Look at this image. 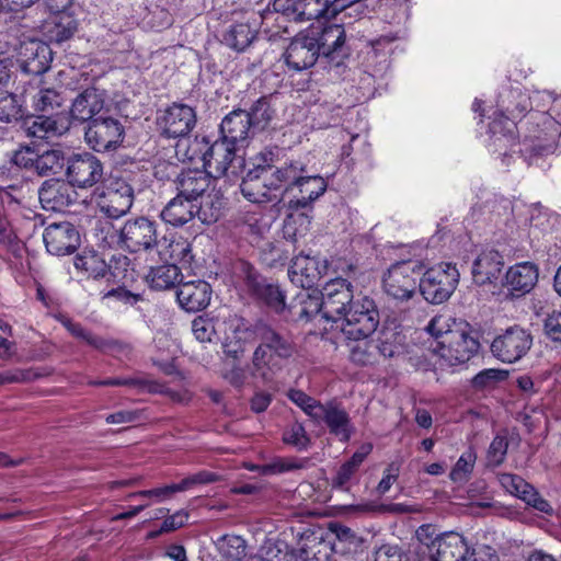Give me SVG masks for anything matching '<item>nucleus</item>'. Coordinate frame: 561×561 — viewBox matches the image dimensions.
I'll list each match as a JSON object with an SVG mask.
<instances>
[{
	"instance_id": "1",
	"label": "nucleus",
	"mask_w": 561,
	"mask_h": 561,
	"mask_svg": "<svg viewBox=\"0 0 561 561\" xmlns=\"http://www.w3.org/2000/svg\"><path fill=\"white\" fill-rule=\"evenodd\" d=\"M426 330L435 337L431 348L442 367L463 365L479 352L480 343L472 335L468 323L457 321L448 314L435 316Z\"/></svg>"
},
{
	"instance_id": "2",
	"label": "nucleus",
	"mask_w": 561,
	"mask_h": 561,
	"mask_svg": "<svg viewBox=\"0 0 561 561\" xmlns=\"http://www.w3.org/2000/svg\"><path fill=\"white\" fill-rule=\"evenodd\" d=\"M236 152L237 148L222 139L210 145L205 137H196L190 142L186 158L191 161L201 160L209 176L220 178L229 171L237 175L243 167V159Z\"/></svg>"
},
{
	"instance_id": "3",
	"label": "nucleus",
	"mask_w": 561,
	"mask_h": 561,
	"mask_svg": "<svg viewBox=\"0 0 561 561\" xmlns=\"http://www.w3.org/2000/svg\"><path fill=\"white\" fill-rule=\"evenodd\" d=\"M293 353L294 345L287 339L270 328L263 329L252 355L250 375L263 381L272 380Z\"/></svg>"
},
{
	"instance_id": "4",
	"label": "nucleus",
	"mask_w": 561,
	"mask_h": 561,
	"mask_svg": "<svg viewBox=\"0 0 561 561\" xmlns=\"http://www.w3.org/2000/svg\"><path fill=\"white\" fill-rule=\"evenodd\" d=\"M339 320L345 339L369 337L379 324V312L375 301L363 296L357 297Z\"/></svg>"
},
{
	"instance_id": "5",
	"label": "nucleus",
	"mask_w": 561,
	"mask_h": 561,
	"mask_svg": "<svg viewBox=\"0 0 561 561\" xmlns=\"http://www.w3.org/2000/svg\"><path fill=\"white\" fill-rule=\"evenodd\" d=\"M416 536L428 547L433 561H466L469 553L466 539L458 533L446 531L436 535L432 525H423L416 530Z\"/></svg>"
},
{
	"instance_id": "6",
	"label": "nucleus",
	"mask_w": 561,
	"mask_h": 561,
	"mask_svg": "<svg viewBox=\"0 0 561 561\" xmlns=\"http://www.w3.org/2000/svg\"><path fill=\"white\" fill-rule=\"evenodd\" d=\"M422 274L423 263L420 261L397 262L383 275V290L394 300H409L415 295Z\"/></svg>"
},
{
	"instance_id": "7",
	"label": "nucleus",
	"mask_w": 561,
	"mask_h": 561,
	"mask_svg": "<svg viewBox=\"0 0 561 561\" xmlns=\"http://www.w3.org/2000/svg\"><path fill=\"white\" fill-rule=\"evenodd\" d=\"M459 276L455 265L451 263H439L427 271L423 270L419 280L420 291L431 304H442L456 289Z\"/></svg>"
},
{
	"instance_id": "8",
	"label": "nucleus",
	"mask_w": 561,
	"mask_h": 561,
	"mask_svg": "<svg viewBox=\"0 0 561 561\" xmlns=\"http://www.w3.org/2000/svg\"><path fill=\"white\" fill-rule=\"evenodd\" d=\"M534 337L529 330L512 325L496 335L490 346L492 355L502 363L515 364L531 350Z\"/></svg>"
},
{
	"instance_id": "9",
	"label": "nucleus",
	"mask_w": 561,
	"mask_h": 561,
	"mask_svg": "<svg viewBox=\"0 0 561 561\" xmlns=\"http://www.w3.org/2000/svg\"><path fill=\"white\" fill-rule=\"evenodd\" d=\"M306 30L310 37H313L312 42L318 46L320 55L331 60L348 55L345 30L342 25L317 21Z\"/></svg>"
},
{
	"instance_id": "10",
	"label": "nucleus",
	"mask_w": 561,
	"mask_h": 561,
	"mask_svg": "<svg viewBox=\"0 0 561 561\" xmlns=\"http://www.w3.org/2000/svg\"><path fill=\"white\" fill-rule=\"evenodd\" d=\"M101 161L89 152L73 154L67 161L66 176L72 187L89 188L103 178Z\"/></svg>"
},
{
	"instance_id": "11",
	"label": "nucleus",
	"mask_w": 561,
	"mask_h": 561,
	"mask_svg": "<svg viewBox=\"0 0 561 561\" xmlns=\"http://www.w3.org/2000/svg\"><path fill=\"white\" fill-rule=\"evenodd\" d=\"M84 136L87 144L93 150L107 151L123 141L124 127L113 117H99L89 123Z\"/></svg>"
},
{
	"instance_id": "12",
	"label": "nucleus",
	"mask_w": 561,
	"mask_h": 561,
	"mask_svg": "<svg viewBox=\"0 0 561 561\" xmlns=\"http://www.w3.org/2000/svg\"><path fill=\"white\" fill-rule=\"evenodd\" d=\"M322 316L327 320L337 321L346 312L348 306L356 299L353 286L344 278H334L328 282L321 291Z\"/></svg>"
},
{
	"instance_id": "13",
	"label": "nucleus",
	"mask_w": 561,
	"mask_h": 561,
	"mask_svg": "<svg viewBox=\"0 0 561 561\" xmlns=\"http://www.w3.org/2000/svg\"><path fill=\"white\" fill-rule=\"evenodd\" d=\"M118 240L131 252L151 249L158 241L157 225L146 217L129 219L119 229Z\"/></svg>"
},
{
	"instance_id": "14",
	"label": "nucleus",
	"mask_w": 561,
	"mask_h": 561,
	"mask_svg": "<svg viewBox=\"0 0 561 561\" xmlns=\"http://www.w3.org/2000/svg\"><path fill=\"white\" fill-rule=\"evenodd\" d=\"M43 240L47 251L57 256L72 254L80 244L78 230L68 221L48 225L44 230Z\"/></svg>"
},
{
	"instance_id": "15",
	"label": "nucleus",
	"mask_w": 561,
	"mask_h": 561,
	"mask_svg": "<svg viewBox=\"0 0 561 561\" xmlns=\"http://www.w3.org/2000/svg\"><path fill=\"white\" fill-rule=\"evenodd\" d=\"M134 203V191L124 180H114L100 196L98 206L110 218L126 215Z\"/></svg>"
},
{
	"instance_id": "16",
	"label": "nucleus",
	"mask_w": 561,
	"mask_h": 561,
	"mask_svg": "<svg viewBox=\"0 0 561 561\" xmlns=\"http://www.w3.org/2000/svg\"><path fill=\"white\" fill-rule=\"evenodd\" d=\"M196 125V113L186 104L174 103L159 118L163 136L179 138L187 136Z\"/></svg>"
},
{
	"instance_id": "17",
	"label": "nucleus",
	"mask_w": 561,
	"mask_h": 561,
	"mask_svg": "<svg viewBox=\"0 0 561 561\" xmlns=\"http://www.w3.org/2000/svg\"><path fill=\"white\" fill-rule=\"evenodd\" d=\"M312 39L307 30H304L289 43L284 53V59L289 69L302 71L316 64L320 53Z\"/></svg>"
},
{
	"instance_id": "18",
	"label": "nucleus",
	"mask_w": 561,
	"mask_h": 561,
	"mask_svg": "<svg viewBox=\"0 0 561 561\" xmlns=\"http://www.w3.org/2000/svg\"><path fill=\"white\" fill-rule=\"evenodd\" d=\"M270 169L256 164L242 180L240 190L242 195L252 203H265L278 199V194L272 186Z\"/></svg>"
},
{
	"instance_id": "19",
	"label": "nucleus",
	"mask_w": 561,
	"mask_h": 561,
	"mask_svg": "<svg viewBox=\"0 0 561 561\" xmlns=\"http://www.w3.org/2000/svg\"><path fill=\"white\" fill-rule=\"evenodd\" d=\"M327 261H319L309 255H297L293 259L288 276L293 284L300 288H311L327 274Z\"/></svg>"
},
{
	"instance_id": "20",
	"label": "nucleus",
	"mask_w": 561,
	"mask_h": 561,
	"mask_svg": "<svg viewBox=\"0 0 561 561\" xmlns=\"http://www.w3.org/2000/svg\"><path fill=\"white\" fill-rule=\"evenodd\" d=\"M316 541V539H313ZM321 542H314L312 547L301 546L297 551L289 548L283 540L266 539L260 547L253 561H321L320 558H310V550Z\"/></svg>"
},
{
	"instance_id": "21",
	"label": "nucleus",
	"mask_w": 561,
	"mask_h": 561,
	"mask_svg": "<svg viewBox=\"0 0 561 561\" xmlns=\"http://www.w3.org/2000/svg\"><path fill=\"white\" fill-rule=\"evenodd\" d=\"M218 479L217 474L209 471H201L187 478H184L179 483H172L169 485H163L159 488H154L151 490H144L130 493L128 495L131 497H147L152 501L160 503L171 499L178 492H184L191 490L193 486L197 484H207L215 482Z\"/></svg>"
},
{
	"instance_id": "22",
	"label": "nucleus",
	"mask_w": 561,
	"mask_h": 561,
	"mask_svg": "<svg viewBox=\"0 0 561 561\" xmlns=\"http://www.w3.org/2000/svg\"><path fill=\"white\" fill-rule=\"evenodd\" d=\"M19 56L23 71L36 76L46 72L53 60L49 46L36 39L22 42L19 47Z\"/></svg>"
},
{
	"instance_id": "23",
	"label": "nucleus",
	"mask_w": 561,
	"mask_h": 561,
	"mask_svg": "<svg viewBox=\"0 0 561 561\" xmlns=\"http://www.w3.org/2000/svg\"><path fill=\"white\" fill-rule=\"evenodd\" d=\"M539 267L533 262H519L508 267L503 286L514 296L530 293L538 283Z\"/></svg>"
},
{
	"instance_id": "24",
	"label": "nucleus",
	"mask_w": 561,
	"mask_h": 561,
	"mask_svg": "<svg viewBox=\"0 0 561 561\" xmlns=\"http://www.w3.org/2000/svg\"><path fill=\"white\" fill-rule=\"evenodd\" d=\"M260 25L261 18L252 12L240 22L232 23L222 35V42L233 50L243 51L256 38Z\"/></svg>"
},
{
	"instance_id": "25",
	"label": "nucleus",
	"mask_w": 561,
	"mask_h": 561,
	"mask_svg": "<svg viewBox=\"0 0 561 561\" xmlns=\"http://www.w3.org/2000/svg\"><path fill=\"white\" fill-rule=\"evenodd\" d=\"M76 195L68 181L56 179L45 181L38 190V198L43 208L53 211L64 210L75 202Z\"/></svg>"
},
{
	"instance_id": "26",
	"label": "nucleus",
	"mask_w": 561,
	"mask_h": 561,
	"mask_svg": "<svg viewBox=\"0 0 561 561\" xmlns=\"http://www.w3.org/2000/svg\"><path fill=\"white\" fill-rule=\"evenodd\" d=\"M501 484L512 494L523 500L527 505L533 508L551 514L552 507L547 500H545L539 492L522 477L503 473L500 478Z\"/></svg>"
},
{
	"instance_id": "27",
	"label": "nucleus",
	"mask_w": 561,
	"mask_h": 561,
	"mask_svg": "<svg viewBox=\"0 0 561 561\" xmlns=\"http://www.w3.org/2000/svg\"><path fill=\"white\" fill-rule=\"evenodd\" d=\"M210 297V285L202 279L180 283L176 291L180 306L188 312L205 309L209 305Z\"/></svg>"
},
{
	"instance_id": "28",
	"label": "nucleus",
	"mask_w": 561,
	"mask_h": 561,
	"mask_svg": "<svg viewBox=\"0 0 561 561\" xmlns=\"http://www.w3.org/2000/svg\"><path fill=\"white\" fill-rule=\"evenodd\" d=\"M78 20L71 11L51 13L43 24V32L49 42L61 44L78 31Z\"/></svg>"
},
{
	"instance_id": "29",
	"label": "nucleus",
	"mask_w": 561,
	"mask_h": 561,
	"mask_svg": "<svg viewBox=\"0 0 561 561\" xmlns=\"http://www.w3.org/2000/svg\"><path fill=\"white\" fill-rule=\"evenodd\" d=\"M105 95L95 88L85 89L72 102L71 116L79 122H88L103 110Z\"/></svg>"
},
{
	"instance_id": "30",
	"label": "nucleus",
	"mask_w": 561,
	"mask_h": 561,
	"mask_svg": "<svg viewBox=\"0 0 561 561\" xmlns=\"http://www.w3.org/2000/svg\"><path fill=\"white\" fill-rule=\"evenodd\" d=\"M252 128L251 117L243 110H234L226 115L220 124L221 139L237 146L249 138Z\"/></svg>"
},
{
	"instance_id": "31",
	"label": "nucleus",
	"mask_w": 561,
	"mask_h": 561,
	"mask_svg": "<svg viewBox=\"0 0 561 561\" xmlns=\"http://www.w3.org/2000/svg\"><path fill=\"white\" fill-rule=\"evenodd\" d=\"M504 266L503 256L494 250L482 252L473 262L472 277L476 284H492L499 279Z\"/></svg>"
},
{
	"instance_id": "32",
	"label": "nucleus",
	"mask_w": 561,
	"mask_h": 561,
	"mask_svg": "<svg viewBox=\"0 0 561 561\" xmlns=\"http://www.w3.org/2000/svg\"><path fill=\"white\" fill-rule=\"evenodd\" d=\"M198 216L197 203L176 194L162 209L161 219L173 227H181Z\"/></svg>"
},
{
	"instance_id": "33",
	"label": "nucleus",
	"mask_w": 561,
	"mask_h": 561,
	"mask_svg": "<svg viewBox=\"0 0 561 561\" xmlns=\"http://www.w3.org/2000/svg\"><path fill=\"white\" fill-rule=\"evenodd\" d=\"M305 173H307V165L300 160H291L280 168L275 170L270 169V185L276 191L279 197L283 191L289 192L295 188Z\"/></svg>"
},
{
	"instance_id": "34",
	"label": "nucleus",
	"mask_w": 561,
	"mask_h": 561,
	"mask_svg": "<svg viewBox=\"0 0 561 561\" xmlns=\"http://www.w3.org/2000/svg\"><path fill=\"white\" fill-rule=\"evenodd\" d=\"M247 286L257 299L265 302L276 312H282L286 309L285 294L277 284L268 283L257 275H249Z\"/></svg>"
},
{
	"instance_id": "35",
	"label": "nucleus",
	"mask_w": 561,
	"mask_h": 561,
	"mask_svg": "<svg viewBox=\"0 0 561 561\" xmlns=\"http://www.w3.org/2000/svg\"><path fill=\"white\" fill-rule=\"evenodd\" d=\"M321 422H324L330 432L339 437L341 442L350 440L354 432V427L347 412L335 404L324 405L321 413L320 423Z\"/></svg>"
},
{
	"instance_id": "36",
	"label": "nucleus",
	"mask_w": 561,
	"mask_h": 561,
	"mask_svg": "<svg viewBox=\"0 0 561 561\" xmlns=\"http://www.w3.org/2000/svg\"><path fill=\"white\" fill-rule=\"evenodd\" d=\"M176 191L179 194L197 202L210 184L209 175L205 171L187 170L176 178Z\"/></svg>"
},
{
	"instance_id": "37",
	"label": "nucleus",
	"mask_w": 561,
	"mask_h": 561,
	"mask_svg": "<svg viewBox=\"0 0 561 561\" xmlns=\"http://www.w3.org/2000/svg\"><path fill=\"white\" fill-rule=\"evenodd\" d=\"M156 247L160 259L164 262L190 264L193 259L191 243L182 237H163L157 241Z\"/></svg>"
},
{
	"instance_id": "38",
	"label": "nucleus",
	"mask_w": 561,
	"mask_h": 561,
	"mask_svg": "<svg viewBox=\"0 0 561 561\" xmlns=\"http://www.w3.org/2000/svg\"><path fill=\"white\" fill-rule=\"evenodd\" d=\"M181 272L175 263L152 267L147 275V280L154 289L164 290L172 288L180 282Z\"/></svg>"
},
{
	"instance_id": "39",
	"label": "nucleus",
	"mask_w": 561,
	"mask_h": 561,
	"mask_svg": "<svg viewBox=\"0 0 561 561\" xmlns=\"http://www.w3.org/2000/svg\"><path fill=\"white\" fill-rule=\"evenodd\" d=\"M296 187L301 194V198L296 201V205L297 207H306L325 192L327 182L322 176L311 175L307 172Z\"/></svg>"
},
{
	"instance_id": "40",
	"label": "nucleus",
	"mask_w": 561,
	"mask_h": 561,
	"mask_svg": "<svg viewBox=\"0 0 561 561\" xmlns=\"http://www.w3.org/2000/svg\"><path fill=\"white\" fill-rule=\"evenodd\" d=\"M347 341L350 360L358 366L373 365L377 359L376 346L368 337L345 339Z\"/></svg>"
},
{
	"instance_id": "41",
	"label": "nucleus",
	"mask_w": 561,
	"mask_h": 561,
	"mask_svg": "<svg viewBox=\"0 0 561 561\" xmlns=\"http://www.w3.org/2000/svg\"><path fill=\"white\" fill-rule=\"evenodd\" d=\"M216 546L222 561H242L247 556V542L240 536L225 535Z\"/></svg>"
},
{
	"instance_id": "42",
	"label": "nucleus",
	"mask_w": 561,
	"mask_h": 561,
	"mask_svg": "<svg viewBox=\"0 0 561 561\" xmlns=\"http://www.w3.org/2000/svg\"><path fill=\"white\" fill-rule=\"evenodd\" d=\"M477 458L478 456L474 447L469 446L451 468L449 479L458 484L467 483L471 479Z\"/></svg>"
},
{
	"instance_id": "43",
	"label": "nucleus",
	"mask_w": 561,
	"mask_h": 561,
	"mask_svg": "<svg viewBox=\"0 0 561 561\" xmlns=\"http://www.w3.org/2000/svg\"><path fill=\"white\" fill-rule=\"evenodd\" d=\"M75 267L87 277L101 278L107 273L105 261L94 252H84L75 259Z\"/></svg>"
},
{
	"instance_id": "44",
	"label": "nucleus",
	"mask_w": 561,
	"mask_h": 561,
	"mask_svg": "<svg viewBox=\"0 0 561 561\" xmlns=\"http://www.w3.org/2000/svg\"><path fill=\"white\" fill-rule=\"evenodd\" d=\"M310 225L311 218L307 214L300 211L289 214L283 226L285 239L296 243L299 238L306 236L310 229Z\"/></svg>"
},
{
	"instance_id": "45",
	"label": "nucleus",
	"mask_w": 561,
	"mask_h": 561,
	"mask_svg": "<svg viewBox=\"0 0 561 561\" xmlns=\"http://www.w3.org/2000/svg\"><path fill=\"white\" fill-rule=\"evenodd\" d=\"M288 399L299 407L314 423L320 424L321 413L325 404L308 396L302 390L290 389Z\"/></svg>"
},
{
	"instance_id": "46",
	"label": "nucleus",
	"mask_w": 561,
	"mask_h": 561,
	"mask_svg": "<svg viewBox=\"0 0 561 561\" xmlns=\"http://www.w3.org/2000/svg\"><path fill=\"white\" fill-rule=\"evenodd\" d=\"M376 348L383 357H394L403 351V335L396 330H382L379 334Z\"/></svg>"
},
{
	"instance_id": "47",
	"label": "nucleus",
	"mask_w": 561,
	"mask_h": 561,
	"mask_svg": "<svg viewBox=\"0 0 561 561\" xmlns=\"http://www.w3.org/2000/svg\"><path fill=\"white\" fill-rule=\"evenodd\" d=\"M224 206L225 202L219 193H209L197 204L198 217L203 222H215L221 216Z\"/></svg>"
},
{
	"instance_id": "48",
	"label": "nucleus",
	"mask_w": 561,
	"mask_h": 561,
	"mask_svg": "<svg viewBox=\"0 0 561 561\" xmlns=\"http://www.w3.org/2000/svg\"><path fill=\"white\" fill-rule=\"evenodd\" d=\"M23 116V104L16 94L9 92L0 93V121L12 123Z\"/></svg>"
},
{
	"instance_id": "49",
	"label": "nucleus",
	"mask_w": 561,
	"mask_h": 561,
	"mask_svg": "<svg viewBox=\"0 0 561 561\" xmlns=\"http://www.w3.org/2000/svg\"><path fill=\"white\" fill-rule=\"evenodd\" d=\"M307 2L305 0H274L273 9L288 20L296 22L309 21L307 19Z\"/></svg>"
},
{
	"instance_id": "50",
	"label": "nucleus",
	"mask_w": 561,
	"mask_h": 561,
	"mask_svg": "<svg viewBox=\"0 0 561 561\" xmlns=\"http://www.w3.org/2000/svg\"><path fill=\"white\" fill-rule=\"evenodd\" d=\"M25 124L27 135L34 138L45 139L57 133V123L50 116H35Z\"/></svg>"
},
{
	"instance_id": "51",
	"label": "nucleus",
	"mask_w": 561,
	"mask_h": 561,
	"mask_svg": "<svg viewBox=\"0 0 561 561\" xmlns=\"http://www.w3.org/2000/svg\"><path fill=\"white\" fill-rule=\"evenodd\" d=\"M62 103L61 95L54 89L43 88L32 95V106L38 112H53Z\"/></svg>"
},
{
	"instance_id": "52",
	"label": "nucleus",
	"mask_w": 561,
	"mask_h": 561,
	"mask_svg": "<svg viewBox=\"0 0 561 561\" xmlns=\"http://www.w3.org/2000/svg\"><path fill=\"white\" fill-rule=\"evenodd\" d=\"M64 153L59 149H49L36 156L35 170L38 174L45 175L56 172L62 167Z\"/></svg>"
},
{
	"instance_id": "53",
	"label": "nucleus",
	"mask_w": 561,
	"mask_h": 561,
	"mask_svg": "<svg viewBox=\"0 0 561 561\" xmlns=\"http://www.w3.org/2000/svg\"><path fill=\"white\" fill-rule=\"evenodd\" d=\"M507 377V371L503 369L489 368L483 369L479 374H477L471 383L473 388L478 390L493 388L495 385Z\"/></svg>"
},
{
	"instance_id": "54",
	"label": "nucleus",
	"mask_w": 561,
	"mask_h": 561,
	"mask_svg": "<svg viewBox=\"0 0 561 561\" xmlns=\"http://www.w3.org/2000/svg\"><path fill=\"white\" fill-rule=\"evenodd\" d=\"M283 440L298 450H305L310 444V438L300 423L291 424L283 435Z\"/></svg>"
},
{
	"instance_id": "55",
	"label": "nucleus",
	"mask_w": 561,
	"mask_h": 561,
	"mask_svg": "<svg viewBox=\"0 0 561 561\" xmlns=\"http://www.w3.org/2000/svg\"><path fill=\"white\" fill-rule=\"evenodd\" d=\"M251 117L252 127L264 128L271 121L273 111L265 98L259 99L251 107V112H248Z\"/></svg>"
},
{
	"instance_id": "56",
	"label": "nucleus",
	"mask_w": 561,
	"mask_h": 561,
	"mask_svg": "<svg viewBox=\"0 0 561 561\" xmlns=\"http://www.w3.org/2000/svg\"><path fill=\"white\" fill-rule=\"evenodd\" d=\"M298 300L300 304L299 310L296 312L299 319H310L318 314L322 313V298L311 296L309 294L298 295Z\"/></svg>"
},
{
	"instance_id": "57",
	"label": "nucleus",
	"mask_w": 561,
	"mask_h": 561,
	"mask_svg": "<svg viewBox=\"0 0 561 561\" xmlns=\"http://www.w3.org/2000/svg\"><path fill=\"white\" fill-rule=\"evenodd\" d=\"M508 448V442L506 437L496 435L493 440L491 442L488 454H486V460L490 466L497 467L500 466L506 456Z\"/></svg>"
},
{
	"instance_id": "58",
	"label": "nucleus",
	"mask_w": 561,
	"mask_h": 561,
	"mask_svg": "<svg viewBox=\"0 0 561 561\" xmlns=\"http://www.w3.org/2000/svg\"><path fill=\"white\" fill-rule=\"evenodd\" d=\"M305 465V460H299L296 458H279L267 465L264 468V472L278 474L293 470L302 469Z\"/></svg>"
},
{
	"instance_id": "59",
	"label": "nucleus",
	"mask_w": 561,
	"mask_h": 561,
	"mask_svg": "<svg viewBox=\"0 0 561 561\" xmlns=\"http://www.w3.org/2000/svg\"><path fill=\"white\" fill-rule=\"evenodd\" d=\"M64 324L73 336L83 340L92 347L98 350L105 347V342L101 337L87 332L80 324L73 323L70 320L65 321Z\"/></svg>"
},
{
	"instance_id": "60",
	"label": "nucleus",
	"mask_w": 561,
	"mask_h": 561,
	"mask_svg": "<svg viewBox=\"0 0 561 561\" xmlns=\"http://www.w3.org/2000/svg\"><path fill=\"white\" fill-rule=\"evenodd\" d=\"M192 331L196 340L199 342H210L215 333L211 321L202 317L193 320Z\"/></svg>"
},
{
	"instance_id": "61",
	"label": "nucleus",
	"mask_w": 561,
	"mask_h": 561,
	"mask_svg": "<svg viewBox=\"0 0 561 561\" xmlns=\"http://www.w3.org/2000/svg\"><path fill=\"white\" fill-rule=\"evenodd\" d=\"M36 156L37 153L32 148L22 147L14 151L11 162L19 168L35 169Z\"/></svg>"
},
{
	"instance_id": "62",
	"label": "nucleus",
	"mask_w": 561,
	"mask_h": 561,
	"mask_svg": "<svg viewBox=\"0 0 561 561\" xmlns=\"http://www.w3.org/2000/svg\"><path fill=\"white\" fill-rule=\"evenodd\" d=\"M307 7V19H319L320 16L332 15V0H305Z\"/></svg>"
},
{
	"instance_id": "63",
	"label": "nucleus",
	"mask_w": 561,
	"mask_h": 561,
	"mask_svg": "<svg viewBox=\"0 0 561 561\" xmlns=\"http://www.w3.org/2000/svg\"><path fill=\"white\" fill-rule=\"evenodd\" d=\"M36 378V375L31 370H24L20 368L5 370L0 373V386L7 383L25 382Z\"/></svg>"
},
{
	"instance_id": "64",
	"label": "nucleus",
	"mask_w": 561,
	"mask_h": 561,
	"mask_svg": "<svg viewBox=\"0 0 561 561\" xmlns=\"http://www.w3.org/2000/svg\"><path fill=\"white\" fill-rule=\"evenodd\" d=\"M545 332L552 341L561 342V311H553L547 317Z\"/></svg>"
}]
</instances>
